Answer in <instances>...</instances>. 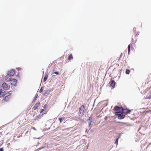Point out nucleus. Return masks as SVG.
Wrapping results in <instances>:
<instances>
[{
    "instance_id": "nucleus-1",
    "label": "nucleus",
    "mask_w": 151,
    "mask_h": 151,
    "mask_svg": "<svg viewBox=\"0 0 151 151\" xmlns=\"http://www.w3.org/2000/svg\"><path fill=\"white\" fill-rule=\"evenodd\" d=\"M114 109L115 111H120L124 113L125 115L129 113L131 111L130 110L124 109L123 108L119 107L117 106L114 107Z\"/></svg>"
},
{
    "instance_id": "nucleus-2",
    "label": "nucleus",
    "mask_w": 151,
    "mask_h": 151,
    "mask_svg": "<svg viewBox=\"0 0 151 151\" xmlns=\"http://www.w3.org/2000/svg\"><path fill=\"white\" fill-rule=\"evenodd\" d=\"M79 114L81 116H83L85 113V106L84 105H82L79 109Z\"/></svg>"
},
{
    "instance_id": "nucleus-3",
    "label": "nucleus",
    "mask_w": 151,
    "mask_h": 151,
    "mask_svg": "<svg viewBox=\"0 0 151 151\" xmlns=\"http://www.w3.org/2000/svg\"><path fill=\"white\" fill-rule=\"evenodd\" d=\"M117 111L116 113V114L118 116V119H123L124 117L125 116L124 114L120 111Z\"/></svg>"
},
{
    "instance_id": "nucleus-4",
    "label": "nucleus",
    "mask_w": 151,
    "mask_h": 151,
    "mask_svg": "<svg viewBox=\"0 0 151 151\" xmlns=\"http://www.w3.org/2000/svg\"><path fill=\"white\" fill-rule=\"evenodd\" d=\"M109 84L110 87H111L112 88H113L115 87L116 83L114 80H111V81L109 82Z\"/></svg>"
},
{
    "instance_id": "nucleus-5",
    "label": "nucleus",
    "mask_w": 151,
    "mask_h": 151,
    "mask_svg": "<svg viewBox=\"0 0 151 151\" xmlns=\"http://www.w3.org/2000/svg\"><path fill=\"white\" fill-rule=\"evenodd\" d=\"M2 86L5 90H8L10 88V86L5 83H4L2 84Z\"/></svg>"
},
{
    "instance_id": "nucleus-6",
    "label": "nucleus",
    "mask_w": 151,
    "mask_h": 151,
    "mask_svg": "<svg viewBox=\"0 0 151 151\" xmlns=\"http://www.w3.org/2000/svg\"><path fill=\"white\" fill-rule=\"evenodd\" d=\"M11 84L12 85L14 86H16L17 83V81L16 79L13 78H12L11 80Z\"/></svg>"
},
{
    "instance_id": "nucleus-7",
    "label": "nucleus",
    "mask_w": 151,
    "mask_h": 151,
    "mask_svg": "<svg viewBox=\"0 0 151 151\" xmlns=\"http://www.w3.org/2000/svg\"><path fill=\"white\" fill-rule=\"evenodd\" d=\"M11 76H10L9 73H8L7 75L6 76V79L7 81L10 82L11 81V80L12 78H11L10 77Z\"/></svg>"
},
{
    "instance_id": "nucleus-8",
    "label": "nucleus",
    "mask_w": 151,
    "mask_h": 151,
    "mask_svg": "<svg viewBox=\"0 0 151 151\" xmlns=\"http://www.w3.org/2000/svg\"><path fill=\"white\" fill-rule=\"evenodd\" d=\"M8 73L11 76H13L15 74V70H11Z\"/></svg>"
},
{
    "instance_id": "nucleus-9",
    "label": "nucleus",
    "mask_w": 151,
    "mask_h": 151,
    "mask_svg": "<svg viewBox=\"0 0 151 151\" xmlns=\"http://www.w3.org/2000/svg\"><path fill=\"white\" fill-rule=\"evenodd\" d=\"M5 95V91L3 90L0 89V97H3Z\"/></svg>"
},
{
    "instance_id": "nucleus-10",
    "label": "nucleus",
    "mask_w": 151,
    "mask_h": 151,
    "mask_svg": "<svg viewBox=\"0 0 151 151\" xmlns=\"http://www.w3.org/2000/svg\"><path fill=\"white\" fill-rule=\"evenodd\" d=\"M40 103L39 102H38L33 106V107L32 108V109L35 110L37 109L38 106L40 105Z\"/></svg>"
},
{
    "instance_id": "nucleus-11",
    "label": "nucleus",
    "mask_w": 151,
    "mask_h": 151,
    "mask_svg": "<svg viewBox=\"0 0 151 151\" xmlns=\"http://www.w3.org/2000/svg\"><path fill=\"white\" fill-rule=\"evenodd\" d=\"M10 98H11L10 95H7L6 94V95L4 98V100L6 101H8Z\"/></svg>"
},
{
    "instance_id": "nucleus-12",
    "label": "nucleus",
    "mask_w": 151,
    "mask_h": 151,
    "mask_svg": "<svg viewBox=\"0 0 151 151\" xmlns=\"http://www.w3.org/2000/svg\"><path fill=\"white\" fill-rule=\"evenodd\" d=\"M42 115H38L36 117V118L35 119V120H37L39 119H41V117L42 116Z\"/></svg>"
},
{
    "instance_id": "nucleus-13",
    "label": "nucleus",
    "mask_w": 151,
    "mask_h": 151,
    "mask_svg": "<svg viewBox=\"0 0 151 151\" xmlns=\"http://www.w3.org/2000/svg\"><path fill=\"white\" fill-rule=\"evenodd\" d=\"M73 59V57L71 54L68 57V59L69 60H70Z\"/></svg>"
},
{
    "instance_id": "nucleus-14",
    "label": "nucleus",
    "mask_w": 151,
    "mask_h": 151,
    "mask_svg": "<svg viewBox=\"0 0 151 151\" xmlns=\"http://www.w3.org/2000/svg\"><path fill=\"white\" fill-rule=\"evenodd\" d=\"M47 78H48V75H45L44 77V79H43V81H44V82H45L47 80Z\"/></svg>"
},
{
    "instance_id": "nucleus-15",
    "label": "nucleus",
    "mask_w": 151,
    "mask_h": 151,
    "mask_svg": "<svg viewBox=\"0 0 151 151\" xmlns=\"http://www.w3.org/2000/svg\"><path fill=\"white\" fill-rule=\"evenodd\" d=\"M130 72V71L129 69H127L125 71V73L127 74H129Z\"/></svg>"
},
{
    "instance_id": "nucleus-16",
    "label": "nucleus",
    "mask_w": 151,
    "mask_h": 151,
    "mask_svg": "<svg viewBox=\"0 0 151 151\" xmlns=\"http://www.w3.org/2000/svg\"><path fill=\"white\" fill-rule=\"evenodd\" d=\"M65 119L64 118V117H62V118H59V120H60V123H61L62 122V120H63L64 119Z\"/></svg>"
},
{
    "instance_id": "nucleus-17",
    "label": "nucleus",
    "mask_w": 151,
    "mask_h": 151,
    "mask_svg": "<svg viewBox=\"0 0 151 151\" xmlns=\"http://www.w3.org/2000/svg\"><path fill=\"white\" fill-rule=\"evenodd\" d=\"M130 51V45H129L128 46V54L129 53Z\"/></svg>"
},
{
    "instance_id": "nucleus-18",
    "label": "nucleus",
    "mask_w": 151,
    "mask_h": 151,
    "mask_svg": "<svg viewBox=\"0 0 151 151\" xmlns=\"http://www.w3.org/2000/svg\"><path fill=\"white\" fill-rule=\"evenodd\" d=\"M118 138L116 139V140L115 142V144H116V145H118Z\"/></svg>"
},
{
    "instance_id": "nucleus-19",
    "label": "nucleus",
    "mask_w": 151,
    "mask_h": 151,
    "mask_svg": "<svg viewBox=\"0 0 151 151\" xmlns=\"http://www.w3.org/2000/svg\"><path fill=\"white\" fill-rule=\"evenodd\" d=\"M42 148H39L38 149H37L36 150V151H39L40 150H41Z\"/></svg>"
},
{
    "instance_id": "nucleus-20",
    "label": "nucleus",
    "mask_w": 151,
    "mask_h": 151,
    "mask_svg": "<svg viewBox=\"0 0 151 151\" xmlns=\"http://www.w3.org/2000/svg\"><path fill=\"white\" fill-rule=\"evenodd\" d=\"M44 111V109H41L40 110V113H42Z\"/></svg>"
},
{
    "instance_id": "nucleus-21",
    "label": "nucleus",
    "mask_w": 151,
    "mask_h": 151,
    "mask_svg": "<svg viewBox=\"0 0 151 151\" xmlns=\"http://www.w3.org/2000/svg\"><path fill=\"white\" fill-rule=\"evenodd\" d=\"M147 99H151V94L147 98Z\"/></svg>"
},
{
    "instance_id": "nucleus-22",
    "label": "nucleus",
    "mask_w": 151,
    "mask_h": 151,
    "mask_svg": "<svg viewBox=\"0 0 151 151\" xmlns=\"http://www.w3.org/2000/svg\"><path fill=\"white\" fill-rule=\"evenodd\" d=\"M54 73L57 75H58V72L55 71L54 72Z\"/></svg>"
},
{
    "instance_id": "nucleus-23",
    "label": "nucleus",
    "mask_w": 151,
    "mask_h": 151,
    "mask_svg": "<svg viewBox=\"0 0 151 151\" xmlns=\"http://www.w3.org/2000/svg\"><path fill=\"white\" fill-rule=\"evenodd\" d=\"M42 89L41 88L40 90V91H39V92H42Z\"/></svg>"
},
{
    "instance_id": "nucleus-24",
    "label": "nucleus",
    "mask_w": 151,
    "mask_h": 151,
    "mask_svg": "<svg viewBox=\"0 0 151 151\" xmlns=\"http://www.w3.org/2000/svg\"><path fill=\"white\" fill-rule=\"evenodd\" d=\"M92 119V118L91 117H90L89 118V120H91Z\"/></svg>"
},
{
    "instance_id": "nucleus-25",
    "label": "nucleus",
    "mask_w": 151,
    "mask_h": 151,
    "mask_svg": "<svg viewBox=\"0 0 151 151\" xmlns=\"http://www.w3.org/2000/svg\"><path fill=\"white\" fill-rule=\"evenodd\" d=\"M0 151H3V149L0 148Z\"/></svg>"
},
{
    "instance_id": "nucleus-26",
    "label": "nucleus",
    "mask_w": 151,
    "mask_h": 151,
    "mask_svg": "<svg viewBox=\"0 0 151 151\" xmlns=\"http://www.w3.org/2000/svg\"><path fill=\"white\" fill-rule=\"evenodd\" d=\"M107 119V117H105V120H106V119Z\"/></svg>"
},
{
    "instance_id": "nucleus-27",
    "label": "nucleus",
    "mask_w": 151,
    "mask_h": 151,
    "mask_svg": "<svg viewBox=\"0 0 151 151\" xmlns=\"http://www.w3.org/2000/svg\"><path fill=\"white\" fill-rule=\"evenodd\" d=\"M136 41H137V40H136L135 41V42H136Z\"/></svg>"
},
{
    "instance_id": "nucleus-28",
    "label": "nucleus",
    "mask_w": 151,
    "mask_h": 151,
    "mask_svg": "<svg viewBox=\"0 0 151 151\" xmlns=\"http://www.w3.org/2000/svg\"><path fill=\"white\" fill-rule=\"evenodd\" d=\"M150 151H151V150Z\"/></svg>"
}]
</instances>
